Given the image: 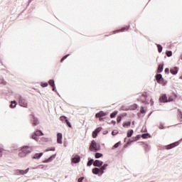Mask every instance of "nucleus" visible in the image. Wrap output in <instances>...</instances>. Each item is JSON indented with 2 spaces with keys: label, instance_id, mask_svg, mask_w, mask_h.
Returning a JSON list of instances; mask_svg holds the SVG:
<instances>
[{
  "label": "nucleus",
  "instance_id": "obj_1",
  "mask_svg": "<svg viewBox=\"0 0 182 182\" xmlns=\"http://www.w3.org/2000/svg\"><path fill=\"white\" fill-rule=\"evenodd\" d=\"M31 152H32V147L26 146L21 148V149L20 150V152L18 153V156L20 157H26V154H29V153H31Z\"/></svg>",
  "mask_w": 182,
  "mask_h": 182
},
{
  "label": "nucleus",
  "instance_id": "obj_2",
  "mask_svg": "<svg viewBox=\"0 0 182 182\" xmlns=\"http://www.w3.org/2000/svg\"><path fill=\"white\" fill-rule=\"evenodd\" d=\"M107 114L103 111H100V112L97 113L95 114V117L100 119V122H102V117H105V116H107Z\"/></svg>",
  "mask_w": 182,
  "mask_h": 182
},
{
  "label": "nucleus",
  "instance_id": "obj_3",
  "mask_svg": "<svg viewBox=\"0 0 182 182\" xmlns=\"http://www.w3.org/2000/svg\"><path fill=\"white\" fill-rule=\"evenodd\" d=\"M156 80L158 83H160V85H163V82H164V79L161 76V74H158L156 75Z\"/></svg>",
  "mask_w": 182,
  "mask_h": 182
},
{
  "label": "nucleus",
  "instance_id": "obj_4",
  "mask_svg": "<svg viewBox=\"0 0 182 182\" xmlns=\"http://www.w3.org/2000/svg\"><path fill=\"white\" fill-rule=\"evenodd\" d=\"M96 146H97V144H96V141H92L90 146V151H93V150L97 151L98 149Z\"/></svg>",
  "mask_w": 182,
  "mask_h": 182
},
{
  "label": "nucleus",
  "instance_id": "obj_5",
  "mask_svg": "<svg viewBox=\"0 0 182 182\" xmlns=\"http://www.w3.org/2000/svg\"><path fill=\"white\" fill-rule=\"evenodd\" d=\"M19 105L22 107H28V103L26 102V100L25 99H20L19 100Z\"/></svg>",
  "mask_w": 182,
  "mask_h": 182
},
{
  "label": "nucleus",
  "instance_id": "obj_6",
  "mask_svg": "<svg viewBox=\"0 0 182 182\" xmlns=\"http://www.w3.org/2000/svg\"><path fill=\"white\" fill-rule=\"evenodd\" d=\"M129 28H130V26H126L125 27H124L119 30L114 31V33H117L119 32H126L127 31H129Z\"/></svg>",
  "mask_w": 182,
  "mask_h": 182
},
{
  "label": "nucleus",
  "instance_id": "obj_7",
  "mask_svg": "<svg viewBox=\"0 0 182 182\" xmlns=\"http://www.w3.org/2000/svg\"><path fill=\"white\" fill-rule=\"evenodd\" d=\"M159 102L161 103H167V102H168V100H167V95H163L161 97H160Z\"/></svg>",
  "mask_w": 182,
  "mask_h": 182
},
{
  "label": "nucleus",
  "instance_id": "obj_8",
  "mask_svg": "<svg viewBox=\"0 0 182 182\" xmlns=\"http://www.w3.org/2000/svg\"><path fill=\"white\" fill-rule=\"evenodd\" d=\"M93 166L95 167H101V166H103V161L100 160H95L93 163Z\"/></svg>",
  "mask_w": 182,
  "mask_h": 182
},
{
  "label": "nucleus",
  "instance_id": "obj_9",
  "mask_svg": "<svg viewBox=\"0 0 182 182\" xmlns=\"http://www.w3.org/2000/svg\"><path fill=\"white\" fill-rule=\"evenodd\" d=\"M63 137V136L62 135V133H58L57 134V143H58V144H62Z\"/></svg>",
  "mask_w": 182,
  "mask_h": 182
},
{
  "label": "nucleus",
  "instance_id": "obj_10",
  "mask_svg": "<svg viewBox=\"0 0 182 182\" xmlns=\"http://www.w3.org/2000/svg\"><path fill=\"white\" fill-rule=\"evenodd\" d=\"M80 161V156H79L78 155H76L75 156V158L72 159V162L73 163L76 164V163H79Z\"/></svg>",
  "mask_w": 182,
  "mask_h": 182
},
{
  "label": "nucleus",
  "instance_id": "obj_11",
  "mask_svg": "<svg viewBox=\"0 0 182 182\" xmlns=\"http://www.w3.org/2000/svg\"><path fill=\"white\" fill-rule=\"evenodd\" d=\"M109 164H105L100 168V170L101 171V174H103V173H105V170H106V168H107Z\"/></svg>",
  "mask_w": 182,
  "mask_h": 182
},
{
  "label": "nucleus",
  "instance_id": "obj_12",
  "mask_svg": "<svg viewBox=\"0 0 182 182\" xmlns=\"http://www.w3.org/2000/svg\"><path fill=\"white\" fill-rule=\"evenodd\" d=\"M176 97H177V95L172 94L168 97V102H173Z\"/></svg>",
  "mask_w": 182,
  "mask_h": 182
},
{
  "label": "nucleus",
  "instance_id": "obj_13",
  "mask_svg": "<svg viewBox=\"0 0 182 182\" xmlns=\"http://www.w3.org/2000/svg\"><path fill=\"white\" fill-rule=\"evenodd\" d=\"M176 146H177V143H173L166 146V149L167 150H170V149H173V147H176Z\"/></svg>",
  "mask_w": 182,
  "mask_h": 182
},
{
  "label": "nucleus",
  "instance_id": "obj_14",
  "mask_svg": "<svg viewBox=\"0 0 182 182\" xmlns=\"http://www.w3.org/2000/svg\"><path fill=\"white\" fill-rule=\"evenodd\" d=\"M92 173H93V174H99V173H101L100 168H94L92 169Z\"/></svg>",
  "mask_w": 182,
  "mask_h": 182
},
{
  "label": "nucleus",
  "instance_id": "obj_15",
  "mask_svg": "<svg viewBox=\"0 0 182 182\" xmlns=\"http://www.w3.org/2000/svg\"><path fill=\"white\" fill-rule=\"evenodd\" d=\"M48 83L53 87V90H55V81L53 80H50Z\"/></svg>",
  "mask_w": 182,
  "mask_h": 182
},
{
  "label": "nucleus",
  "instance_id": "obj_16",
  "mask_svg": "<svg viewBox=\"0 0 182 182\" xmlns=\"http://www.w3.org/2000/svg\"><path fill=\"white\" fill-rule=\"evenodd\" d=\"M29 171V168L26 169L25 171L23 170H18V173L21 175L26 174Z\"/></svg>",
  "mask_w": 182,
  "mask_h": 182
},
{
  "label": "nucleus",
  "instance_id": "obj_17",
  "mask_svg": "<svg viewBox=\"0 0 182 182\" xmlns=\"http://www.w3.org/2000/svg\"><path fill=\"white\" fill-rule=\"evenodd\" d=\"M38 124H39V121L36 118L33 117L32 125L38 126Z\"/></svg>",
  "mask_w": 182,
  "mask_h": 182
},
{
  "label": "nucleus",
  "instance_id": "obj_18",
  "mask_svg": "<svg viewBox=\"0 0 182 182\" xmlns=\"http://www.w3.org/2000/svg\"><path fill=\"white\" fill-rule=\"evenodd\" d=\"M43 154V153L36 154L33 156V159H41V157H42Z\"/></svg>",
  "mask_w": 182,
  "mask_h": 182
},
{
  "label": "nucleus",
  "instance_id": "obj_19",
  "mask_svg": "<svg viewBox=\"0 0 182 182\" xmlns=\"http://www.w3.org/2000/svg\"><path fill=\"white\" fill-rule=\"evenodd\" d=\"M34 134L36 136H43V133L42 132V131H40V130H37L34 132Z\"/></svg>",
  "mask_w": 182,
  "mask_h": 182
},
{
  "label": "nucleus",
  "instance_id": "obj_20",
  "mask_svg": "<svg viewBox=\"0 0 182 182\" xmlns=\"http://www.w3.org/2000/svg\"><path fill=\"white\" fill-rule=\"evenodd\" d=\"M10 107H11V109H14V107H16V101H11Z\"/></svg>",
  "mask_w": 182,
  "mask_h": 182
},
{
  "label": "nucleus",
  "instance_id": "obj_21",
  "mask_svg": "<svg viewBox=\"0 0 182 182\" xmlns=\"http://www.w3.org/2000/svg\"><path fill=\"white\" fill-rule=\"evenodd\" d=\"M132 124L131 122H127L123 124V127H130V125Z\"/></svg>",
  "mask_w": 182,
  "mask_h": 182
},
{
  "label": "nucleus",
  "instance_id": "obj_22",
  "mask_svg": "<svg viewBox=\"0 0 182 182\" xmlns=\"http://www.w3.org/2000/svg\"><path fill=\"white\" fill-rule=\"evenodd\" d=\"M133 133H134L133 129L128 131L127 134V137H132V136H133Z\"/></svg>",
  "mask_w": 182,
  "mask_h": 182
},
{
  "label": "nucleus",
  "instance_id": "obj_23",
  "mask_svg": "<svg viewBox=\"0 0 182 182\" xmlns=\"http://www.w3.org/2000/svg\"><path fill=\"white\" fill-rule=\"evenodd\" d=\"M157 48H158V52H159V53H161V52L163 51V47L161 46V45L158 44Z\"/></svg>",
  "mask_w": 182,
  "mask_h": 182
},
{
  "label": "nucleus",
  "instance_id": "obj_24",
  "mask_svg": "<svg viewBox=\"0 0 182 182\" xmlns=\"http://www.w3.org/2000/svg\"><path fill=\"white\" fill-rule=\"evenodd\" d=\"M53 157L55 156H50V158H48V159H46L43 163H50V161H52L53 160Z\"/></svg>",
  "mask_w": 182,
  "mask_h": 182
},
{
  "label": "nucleus",
  "instance_id": "obj_25",
  "mask_svg": "<svg viewBox=\"0 0 182 182\" xmlns=\"http://www.w3.org/2000/svg\"><path fill=\"white\" fill-rule=\"evenodd\" d=\"M100 157H103V154L101 153H96L95 154V159H100Z\"/></svg>",
  "mask_w": 182,
  "mask_h": 182
},
{
  "label": "nucleus",
  "instance_id": "obj_26",
  "mask_svg": "<svg viewBox=\"0 0 182 182\" xmlns=\"http://www.w3.org/2000/svg\"><path fill=\"white\" fill-rule=\"evenodd\" d=\"M170 72L172 75H177V69H171Z\"/></svg>",
  "mask_w": 182,
  "mask_h": 182
},
{
  "label": "nucleus",
  "instance_id": "obj_27",
  "mask_svg": "<svg viewBox=\"0 0 182 182\" xmlns=\"http://www.w3.org/2000/svg\"><path fill=\"white\" fill-rule=\"evenodd\" d=\"M31 139H33V140H36V141H38V140H39V138H38V136L36 135L35 134L32 135Z\"/></svg>",
  "mask_w": 182,
  "mask_h": 182
},
{
  "label": "nucleus",
  "instance_id": "obj_28",
  "mask_svg": "<svg viewBox=\"0 0 182 182\" xmlns=\"http://www.w3.org/2000/svg\"><path fill=\"white\" fill-rule=\"evenodd\" d=\"M117 114V112H114L110 114L111 119H114L116 117V115Z\"/></svg>",
  "mask_w": 182,
  "mask_h": 182
},
{
  "label": "nucleus",
  "instance_id": "obj_29",
  "mask_svg": "<svg viewBox=\"0 0 182 182\" xmlns=\"http://www.w3.org/2000/svg\"><path fill=\"white\" fill-rule=\"evenodd\" d=\"M92 164H93V159H90V161H88L87 166L90 167V166H92Z\"/></svg>",
  "mask_w": 182,
  "mask_h": 182
},
{
  "label": "nucleus",
  "instance_id": "obj_30",
  "mask_svg": "<svg viewBox=\"0 0 182 182\" xmlns=\"http://www.w3.org/2000/svg\"><path fill=\"white\" fill-rule=\"evenodd\" d=\"M60 120L61 121V122H64V120H68V117H65V116H63V117H60Z\"/></svg>",
  "mask_w": 182,
  "mask_h": 182
},
{
  "label": "nucleus",
  "instance_id": "obj_31",
  "mask_svg": "<svg viewBox=\"0 0 182 182\" xmlns=\"http://www.w3.org/2000/svg\"><path fill=\"white\" fill-rule=\"evenodd\" d=\"M65 123L67 126H68V127L72 128V124H70V122H69V120L65 119Z\"/></svg>",
  "mask_w": 182,
  "mask_h": 182
},
{
  "label": "nucleus",
  "instance_id": "obj_32",
  "mask_svg": "<svg viewBox=\"0 0 182 182\" xmlns=\"http://www.w3.org/2000/svg\"><path fill=\"white\" fill-rule=\"evenodd\" d=\"M140 137H141V136L137 135L135 138H134V140L132 141H132H137V140H139V139H140Z\"/></svg>",
  "mask_w": 182,
  "mask_h": 182
},
{
  "label": "nucleus",
  "instance_id": "obj_33",
  "mask_svg": "<svg viewBox=\"0 0 182 182\" xmlns=\"http://www.w3.org/2000/svg\"><path fill=\"white\" fill-rule=\"evenodd\" d=\"M68 56H69V54H68V55H65V56H63V57L62 58V59L60 60L61 63H63V60H65V59L68 58Z\"/></svg>",
  "mask_w": 182,
  "mask_h": 182
},
{
  "label": "nucleus",
  "instance_id": "obj_34",
  "mask_svg": "<svg viewBox=\"0 0 182 182\" xmlns=\"http://www.w3.org/2000/svg\"><path fill=\"white\" fill-rule=\"evenodd\" d=\"M120 144H121L120 141L117 142V144H115L114 145V149H117V147H119L120 146Z\"/></svg>",
  "mask_w": 182,
  "mask_h": 182
},
{
  "label": "nucleus",
  "instance_id": "obj_35",
  "mask_svg": "<svg viewBox=\"0 0 182 182\" xmlns=\"http://www.w3.org/2000/svg\"><path fill=\"white\" fill-rule=\"evenodd\" d=\"M173 55V53L171 51H166V56L170 58Z\"/></svg>",
  "mask_w": 182,
  "mask_h": 182
},
{
  "label": "nucleus",
  "instance_id": "obj_36",
  "mask_svg": "<svg viewBox=\"0 0 182 182\" xmlns=\"http://www.w3.org/2000/svg\"><path fill=\"white\" fill-rule=\"evenodd\" d=\"M94 132H95L97 134L100 133V132H102V127L97 128Z\"/></svg>",
  "mask_w": 182,
  "mask_h": 182
},
{
  "label": "nucleus",
  "instance_id": "obj_37",
  "mask_svg": "<svg viewBox=\"0 0 182 182\" xmlns=\"http://www.w3.org/2000/svg\"><path fill=\"white\" fill-rule=\"evenodd\" d=\"M141 137L142 139H147L149 137V134H143Z\"/></svg>",
  "mask_w": 182,
  "mask_h": 182
},
{
  "label": "nucleus",
  "instance_id": "obj_38",
  "mask_svg": "<svg viewBox=\"0 0 182 182\" xmlns=\"http://www.w3.org/2000/svg\"><path fill=\"white\" fill-rule=\"evenodd\" d=\"M92 137L94 139H96V137H97V133H96L95 131L92 132Z\"/></svg>",
  "mask_w": 182,
  "mask_h": 182
},
{
  "label": "nucleus",
  "instance_id": "obj_39",
  "mask_svg": "<svg viewBox=\"0 0 182 182\" xmlns=\"http://www.w3.org/2000/svg\"><path fill=\"white\" fill-rule=\"evenodd\" d=\"M117 133H119V132H117V130H114V131L112 132V136H116V134H117Z\"/></svg>",
  "mask_w": 182,
  "mask_h": 182
},
{
  "label": "nucleus",
  "instance_id": "obj_40",
  "mask_svg": "<svg viewBox=\"0 0 182 182\" xmlns=\"http://www.w3.org/2000/svg\"><path fill=\"white\" fill-rule=\"evenodd\" d=\"M117 123H120V122H122V117H117Z\"/></svg>",
  "mask_w": 182,
  "mask_h": 182
},
{
  "label": "nucleus",
  "instance_id": "obj_41",
  "mask_svg": "<svg viewBox=\"0 0 182 182\" xmlns=\"http://www.w3.org/2000/svg\"><path fill=\"white\" fill-rule=\"evenodd\" d=\"M164 66V64L161 63V64H159L158 69H163Z\"/></svg>",
  "mask_w": 182,
  "mask_h": 182
},
{
  "label": "nucleus",
  "instance_id": "obj_42",
  "mask_svg": "<svg viewBox=\"0 0 182 182\" xmlns=\"http://www.w3.org/2000/svg\"><path fill=\"white\" fill-rule=\"evenodd\" d=\"M42 87H46L48 86V83L45 82L41 85Z\"/></svg>",
  "mask_w": 182,
  "mask_h": 182
},
{
  "label": "nucleus",
  "instance_id": "obj_43",
  "mask_svg": "<svg viewBox=\"0 0 182 182\" xmlns=\"http://www.w3.org/2000/svg\"><path fill=\"white\" fill-rule=\"evenodd\" d=\"M140 112L141 113H145V111H144V107H141V109H140Z\"/></svg>",
  "mask_w": 182,
  "mask_h": 182
},
{
  "label": "nucleus",
  "instance_id": "obj_44",
  "mask_svg": "<svg viewBox=\"0 0 182 182\" xmlns=\"http://www.w3.org/2000/svg\"><path fill=\"white\" fill-rule=\"evenodd\" d=\"M84 178H85L84 177H81V178H78V182L83 181Z\"/></svg>",
  "mask_w": 182,
  "mask_h": 182
},
{
  "label": "nucleus",
  "instance_id": "obj_45",
  "mask_svg": "<svg viewBox=\"0 0 182 182\" xmlns=\"http://www.w3.org/2000/svg\"><path fill=\"white\" fill-rule=\"evenodd\" d=\"M4 151V149H2V148H0V157H2V151Z\"/></svg>",
  "mask_w": 182,
  "mask_h": 182
},
{
  "label": "nucleus",
  "instance_id": "obj_46",
  "mask_svg": "<svg viewBox=\"0 0 182 182\" xmlns=\"http://www.w3.org/2000/svg\"><path fill=\"white\" fill-rule=\"evenodd\" d=\"M150 103H151V106H153V105H154V101H153V100H150Z\"/></svg>",
  "mask_w": 182,
  "mask_h": 182
},
{
  "label": "nucleus",
  "instance_id": "obj_47",
  "mask_svg": "<svg viewBox=\"0 0 182 182\" xmlns=\"http://www.w3.org/2000/svg\"><path fill=\"white\" fill-rule=\"evenodd\" d=\"M46 151H55V148H52L51 149H48Z\"/></svg>",
  "mask_w": 182,
  "mask_h": 182
},
{
  "label": "nucleus",
  "instance_id": "obj_48",
  "mask_svg": "<svg viewBox=\"0 0 182 182\" xmlns=\"http://www.w3.org/2000/svg\"><path fill=\"white\" fill-rule=\"evenodd\" d=\"M162 70H161V69H159V70H158V73H160V72H161Z\"/></svg>",
  "mask_w": 182,
  "mask_h": 182
},
{
  "label": "nucleus",
  "instance_id": "obj_49",
  "mask_svg": "<svg viewBox=\"0 0 182 182\" xmlns=\"http://www.w3.org/2000/svg\"><path fill=\"white\" fill-rule=\"evenodd\" d=\"M112 123L113 124H116V121H112Z\"/></svg>",
  "mask_w": 182,
  "mask_h": 182
},
{
  "label": "nucleus",
  "instance_id": "obj_50",
  "mask_svg": "<svg viewBox=\"0 0 182 182\" xmlns=\"http://www.w3.org/2000/svg\"><path fill=\"white\" fill-rule=\"evenodd\" d=\"M168 70H168V69H165V72H168Z\"/></svg>",
  "mask_w": 182,
  "mask_h": 182
},
{
  "label": "nucleus",
  "instance_id": "obj_51",
  "mask_svg": "<svg viewBox=\"0 0 182 182\" xmlns=\"http://www.w3.org/2000/svg\"><path fill=\"white\" fill-rule=\"evenodd\" d=\"M127 144H130V141H128Z\"/></svg>",
  "mask_w": 182,
  "mask_h": 182
},
{
  "label": "nucleus",
  "instance_id": "obj_52",
  "mask_svg": "<svg viewBox=\"0 0 182 182\" xmlns=\"http://www.w3.org/2000/svg\"><path fill=\"white\" fill-rule=\"evenodd\" d=\"M132 124H134V122H133Z\"/></svg>",
  "mask_w": 182,
  "mask_h": 182
},
{
  "label": "nucleus",
  "instance_id": "obj_53",
  "mask_svg": "<svg viewBox=\"0 0 182 182\" xmlns=\"http://www.w3.org/2000/svg\"><path fill=\"white\" fill-rule=\"evenodd\" d=\"M174 69H177V68L175 67Z\"/></svg>",
  "mask_w": 182,
  "mask_h": 182
}]
</instances>
